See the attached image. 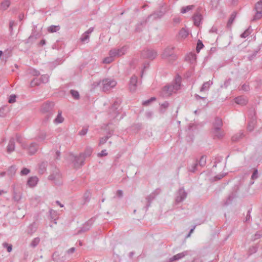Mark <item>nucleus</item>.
<instances>
[{"instance_id":"51","label":"nucleus","mask_w":262,"mask_h":262,"mask_svg":"<svg viewBox=\"0 0 262 262\" xmlns=\"http://www.w3.org/2000/svg\"><path fill=\"white\" fill-rule=\"evenodd\" d=\"M235 15L234 14H232L228 21V23H227V27H230L231 25V24H232L233 21H234V19H235Z\"/></svg>"},{"instance_id":"42","label":"nucleus","mask_w":262,"mask_h":262,"mask_svg":"<svg viewBox=\"0 0 262 262\" xmlns=\"http://www.w3.org/2000/svg\"><path fill=\"white\" fill-rule=\"evenodd\" d=\"M40 242V238L39 237L34 238L30 243V246L35 248L36 247Z\"/></svg>"},{"instance_id":"31","label":"nucleus","mask_w":262,"mask_h":262,"mask_svg":"<svg viewBox=\"0 0 262 262\" xmlns=\"http://www.w3.org/2000/svg\"><path fill=\"white\" fill-rule=\"evenodd\" d=\"M235 198V195L233 193L230 194L227 200L224 202V206H227L230 204L233 200Z\"/></svg>"},{"instance_id":"6","label":"nucleus","mask_w":262,"mask_h":262,"mask_svg":"<svg viewBox=\"0 0 262 262\" xmlns=\"http://www.w3.org/2000/svg\"><path fill=\"white\" fill-rule=\"evenodd\" d=\"M128 49L127 46H124L119 48H114L109 52V55H112L114 58L121 56L124 55Z\"/></svg>"},{"instance_id":"13","label":"nucleus","mask_w":262,"mask_h":262,"mask_svg":"<svg viewBox=\"0 0 262 262\" xmlns=\"http://www.w3.org/2000/svg\"><path fill=\"white\" fill-rule=\"evenodd\" d=\"M49 76L47 74L42 75L40 78V80L39 81L36 78H34L33 80H32L31 82V85H38L41 83H46L49 81Z\"/></svg>"},{"instance_id":"55","label":"nucleus","mask_w":262,"mask_h":262,"mask_svg":"<svg viewBox=\"0 0 262 262\" xmlns=\"http://www.w3.org/2000/svg\"><path fill=\"white\" fill-rule=\"evenodd\" d=\"M91 193L90 191H86L84 194V199L85 202L89 201L90 199Z\"/></svg>"},{"instance_id":"12","label":"nucleus","mask_w":262,"mask_h":262,"mask_svg":"<svg viewBox=\"0 0 262 262\" xmlns=\"http://www.w3.org/2000/svg\"><path fill=\"white\" fill-rule=\"evenodd\" d=\"M187 193L183 188L179 189L176 198V202L178 203L183 202L187 197Z\"/></svg>"},{"instance_id":"5","label":"nucleus","mask_w":262,"mask_h":262,"mask_svg":"<svg viewBox=\"0 0 262 262\" xmlns=\"http://www.w3.org/2000/svg\"><path fill=\"white\" fill-rule=\"evenodd\" d=\"M102 90L106 92L114 88L117 84V82L113 79L105 78L101 81Z\"/></svg>"},{"instance_id":"19","label":"nucleus","mask_w":262,"mask_h":262,"mask_svg":"<svg viewBox=\"0 0 262 262\" xmlns=\"http://www.w3.org/2000/svg\"><path fill=\"white\" fill-rule=\"evenodd\" d=\"M47 137V133L43 130L39 132L36 139L39 142H44Z\"/></svg>"},{"instance_id":"2","label":"nucleus","mask_w":262,"mask_h":262,"mask_svg":"<svg viewBox=\"0 0 262 262\" xmlns=\"http://www.w3.org/2000/svg\"><path fill=\"white\" fill-rule=\"evenodd\" d=\"M93 151V149L90 147H87L84 152L81 153L78 156H75L73 157V163L75 167H79L82 166L85 159L91 156Z\"/></svg>"},{"instance_id":"22","label":"nucleus","mask_w":262,"mask_h":262,"mask_svg":"<svg viewBox=\"0 0 262 262\" xmlns=\"http://www.w3.org/2000/svg\"><path fill=\"white\" fill-rule=\"evenodd\" d=\"M188 30L185 28H182L179 31L178 37L180 39H185L188 36Z\"/></svg>"},{"instance_id":"47","label":"nucleus","mask_w":262,"mask_h":262,"mask_svg":"<svg viewBox=\"0 0 262 262\" xmlns=\"http://www.w3.org/2000/svg\"><path fill=\"white\" fill-rule=\"evenodd\" d=\"M206 161V157L204 156H202L199 161V165L203 167L205 165Z\"/></svg>"},{"instance_id":"34","label":"nucleus","mask_w":262,"mask_h":262,"mask_svg":"<svg viewBox=\"0 0 262 262\" xmlns=\"http://www.w3.org/2000/svg\"><path fill=\"white\" fill-rule=\"evenodd\" d=\"M35 28H36V27L34 26V28L32 29V34L29 37V39L30 40L32 38L36 39L39 37L40 35L38 32H37Z\"/></svg>"},{"instance_id":"21","label":"nucleus","mask_w":262,"mask_h":262,"mask_svg":"<svg viewBox=\"0 0 262 262\" xmlns=\"http://www.w3.org/2000/svg\"><path fill=\"white\" fill-rule=\"evenodd\" d=\"M15 149V141L13 138L10 139L8 146H7V152L11 153Z\"/></svg>"},{"instance_id":"41","label":"nucleus","mask_w":262,"mask_h":262,"mask_svg":"<svg viewBox=\"0 0 262 262\" xmlns=\"http://www.w3.org/2000/svg\"><path fill=\"white\" fill-rule=\"evenodd\" d=\"M70 92L74 99L75 100H78L79 99V94L77 91L71 90Z\"/></svg>"},{"instance_id":"61","label":"nucleus","mask_w":262,"mask_h":262,"mask_svg":"<svg viewBox=\"0 0 262 262\" xmlns=\"http://www.w3.org/2000/svg\"><path fill=\"white\" fill-rule=\"evenodd\" d=\"M153 115V113L151 111H148L145 113V116L148 119H150Z\"/></svg>"},{"instance_id":"3","label":"nucleus","mask_w":262,"mask_h":262,"mask_svg":"<svg viewBox=\"0 0 262 262\" xmlns=\"http://www.w3.org/2000/svg\"><path fill=\"white\" fill-rule=\"evenodd\" d=\"M54 106L53 102H46L42 104L40 107V111L42 113L47 114L45 117L43 122L45 123L49 121L52 117L53 113L52 110Z\"/></svg>"},{"instance_id":"54","label":"nucleus","mask_w":262,"mask_h":262,"mask_svg":"<svg viewBox=\"0 0 262 262\" xmlns=\"http://www.w3.org/2000/svg\"><path fill=\"white\" fill-rule=\"evenodd\" d=\"M198 165V163L196 162L194 163L191 166V168H189V170L191 172H194L196 170V167Z\"/></svg>"},{"instance_id":"60","label":"nucleus","mask_w":262,"mask_h":262,"mask_svg":"<svg viewBox=\"0 0 262 262\" xmlns=\"http://www.w3.org/2000/svg\"><path fill=\"white\" fill-rule=\"evenodd\" d=\"M88 128H84L80 130L79 132V135L81 136H84L86 135V134L88 133Z\"/></svg>"},{"instance_id":"48","label":"nucleus","mask_w":262,"mask_h":262,"mask_svg":"<svg viewBox=\"0 0 262 262\" xmlns=\"http://www.w3.org/2000/svg\"><path fill=\"white\" fill-rule=\"evenodd\" d=\"M109 138L110 136L108 135H106L105 137L101 138L99 141V145H101L105 143Z\"/></svg>"},{"instance_id":"53","label":"nucleus","mask_w":262,"mask_h":262,"mask_svg":"<svg viewBox=\"0 0 262 262\" xmlns=\"http://www.w3.org/2000/svg\"><path fill=\"white\" fill-rule=\"evenodd\" d=\"M30 170L27 168H24L20 171V175H27L30 172Z\"/></svg>"},{"instance_id":"29","label":"nucleus","mask_w":262,"mask_h":262,"mask_svg":"<svg viewBox=\"0 0 262 262\" xmlns=\"http://www.w3.org/2000/svg\"><path fill=\"white\" fill-rule=\"evenodd\" d=\"M92 225V221H89L86 222L83 226L81 228L80 230L79 231V232H85L86 231L89 230L90 229V227Z\"/></svg>"},{"instance_id":"18","label":"nucleus","mask_w":262,"mask_h":262,"mask_svg":"<svg viewBox=\"0 0 262 262\" xmlns=\"http://www.w3.org/2000/svg\"><path fill=\"white\" fill-rule=\"evenodd\" d=\"M212 133L214 137L217 139L222 138L224 135V132L220 128H213Z\"/></svg>"},{"instance_id":"44","label":"nucleus","mask_w":262,"mask_h":262,"mask_svg":"<svg viewBox=\"0 0 262 262\" xmlns=\"http://www.w3.org/2000/svg\"><path fill=\"white\" fill-rule=\"evenodd\" d=\"M114 59V57L112 56L111 55H109L108 57H105L103 60V62L104 63H110L112 62Z\"/></svg>"},{"instance_id":"30","label":"nucleus","mask_w":262,"mask_h":262,"mask_svg":"<svg viewBox=\"0 0 262 262\" xmlns=\"http://www.w3.org/2000/svg\"><path fill=\"white\" fill-rule=\"evenodd\" d=\"M60 178V174L59 172L56 171L55 172L51 174L48 178L50 180L55 181Z\"/></svg>"},{"instance_id":"37","label":"nucleus","mask_w":262,"mask_h":262,"mask_svg":"<svg viewBox=\"0 0 262 262\" xmlns=\"http://www.w3.org/2000/svg\"><path fill=\"white\" fill-rule=\"evenodd\" d=\"M47 166V162H42L39 164V172L40 173H43L46 170V167Z\"/></svg>"},{"instance_id":"39","label":"nucleus","mask_w":262,"mask_h":262,"mask_svg":"<svg viewBox=\"0 0 262 262\" xmlns=\"http://www.w3.org/2000/svg\"><path fill=\"white\" fill-rule=\"evenodd\" d=\"M194 8L193 5H189L185 7H183L181 8V12L182 13H186L189 11L191 10Z\"/></svg>"},{"instance_id":"11","label":"nucleus","mask_w":262,"mask_h":262,"mask_svg":"<svg viewBox=\"0 0 262 262\" xmlns=\"http://www.w3.org/2000/svg\"><path fill=\"white\" fill-rule=\"evenodd\" d=\"M256 13L253 16L252 20H256L262 17V0H259L255 6Z\"/></svg>"},{"instance_id":"14","label":"nucleus","mask_w":262,"mask_h":262,"mask_svg":"<svg viewBox=\"0 0 262 262\" xmlns=\"http://www.w3.org/2000/svg\"><path fill=\"white\" fill-rule=\"evenodd\" d=\"M160 189H157L153 192L150 194L147 198L146 200L148 202L147 206L145 207V210L146 211L150 206V202L156 197V195H158L160 193Z\"/></svg>"},{"instance_id":"63","label":"nucleus","mask_w":262,"mask_h":262,"mask_svg":"<svg viewBox=\"0 0 262 262\" xmlns=\"http://www.w3.org/2000/svg\"><path fill=\"white\" fill-rule=\"evenodd\" d=\"M168 106H169V103L167 101H165L161 104V107L164 109L167 108L168 107Z\"/></svg>"},{"instance_id":"8","label":"nucleus","mask_w":262,"mask_h":262,"mask_svg":"<svg viewBox=\"0 0 262 262\" xmlns=\"http://www.w3.org/2000/svg\"><path fill=\"white\" fill-rule=\"evenodd\" d=\"M173 49L174 48L171 47L166 48L164 50L162 54V58L168 59L169 61L171 60H175L176 58V56L173 53Z\"/></svg>"},{"instance_id":"1","label":"nucleus","mask_w":262,"mask_h":262,"mask_svg":"<svg viewBox=\"0 0 262 262\" xmlns=\"http://www.w3.org/2000/svg\"><path fill=\"white\" fill-rule=\"evenodd\" d=\"M181 77L177 76L172 84L165 86L162 89V93L164 96H169L173 93L176 92L181 88Z\"/></svg>"},{"instance_id":"49","label":"nucleus","mask_w":262,"mask_h":262,"mask_svg":"<svg viewBox=\"0 0 262 262\" xmlns=\"http://www.w3.org/2000/svg\"><path fill=\"white\" fill-rule=\"evenodd\" d=\"M203 47L204 45L203 42L200 40H199L197 42V46L196 48V51L198 52H199L203 48Z\"/></svg>"},{"instance_id":"64","label":"nucleus","mask_w":262,"mask_h":262,"mask_svg":"<svg viewBox=\"0 0 262 262\" xmlns=\"http://www.w3.org/2000/svg\"><path fill=\"white\" fill-rule=\"evenodd\" d=\"M117 195L119 198H121L123 196V191L121 190H117Z\"/></svg>"},{"instance_id":"7","label":"nucleus","mask_w":262,"mask_h":262,"mask_svg":"<svg viewBox=\"0 0 262 262\" xmlns=\"http://www.w3.org/2000/svg\"><path fill=\"white\" fill-rule=\"evenodd\" d=\"M22 147L27 150L29 154L32 155L36 152L38 148V145L35 142H32L29 144L22 143Z\"/></svg>"},{"instance_id":"38","label":"nucleus","mask_w":262,"mask_h":262,"mask_svg":"<svg viewBox=\"0 0 262 262\" xmlns=\"http://www.w3.org/2000/svg\"><path fill=\"white\" fill-rule=\"evenodd\" d=\"M243 133L242 132H240L232 136V140L234 142L237 141L240 139H241L243 137Z\"/></svg>"},{"instance_id":"9","label":"nucleus","mask_w":262,"mask_h":262,"mask_svg":"<svg viewBox=\"0 0 262 262\" xmlns=\"http://www.w3.org/2000/svg\"><path fill=\"white\" fill-rule=\"evenodd\" d=\"M141 55L144 58L153 60L157 57V52L154 49H146L142 52Z\"/></svg>"},{"instance_id":"56","label":"nucleus","mask_w":262,"mask_h":262,"mask_svg":"<svg viewBox=\"0 0 262 262\" xmlns=\"http://www.w3.org/2000/svg\"><path fill=\"white\" fill-rule=\"evenodd\" d=\"M107 152L106 149L102 150L100 152L98 153L97 156L98 157H102L107 155Z\"/></svg>"},{"instance_id":"23","label":"nucleus","mask_w":262,"mask_h":262,"mask_svg":"<svg viewBox=\"0 0 262 262\" xmlns=\"http://www.w3.org/2000/svg\"><path fill=\"white\" fill-rule=\"evenodd\" d=\"M202 16L201 14L196 13L195 14L193 17L194 24L196 26H199L201 24Z\"/></svg>"},{"instance_id":"33","label":"nucleus","mask_w":262,"mask_h":262,"mask_svg":"<svg viewBox=\"0 0 262 262\" xmlns=\"http://www.w3.org/2000/svg\"><path fill=\"white\" fill-rule=\"evenodd\" d=\"M60 29V26L59 25H52L48 27V31L50 33H54L59 31Z\"/></svg>"},{"instance_id":"40","label":"nucleus","mask_w":262,"mask_h":262,"mask_svg":"<svg viewBox=\"0 0 262 262\" xmlns=\"http://www.w3.org/2000/svg\"><path fill=\"white\" fill-rule=\"evenodd\" d=\"M90 35L84 32L80 37V41L82 42H88L89 41Z\"/></svg>"},{"instance_id":"17","label":"nucleus","mask_w":262,"mask_h":262,"mask_svg":"<svg viewBox=\"0 0 262 262\" xmlns=\"http://www.w3.org/2000/svg\"><path fill=\"white\" fill-rule=\"evenodd\" d=\"M38 179L37 177H31L27 181V185L31 188L34 187L37 184Z\"/></svg>"},{"instance_id":"46","label":"nucleus","mask_w":262,"mask_h":262,"mask_svg":"<svg viewBox=\"0 0 262 262\" xmlns=\"http://www.w3.org/2000/svg\"><path fill=\"white\" fill-rule=\"evenodd\" d=\"M3 246L4 248H6L7 249V250L8 252H10L12 251V246L11 244H8L7 243H4L3 244Z\"/></svg>"},{"instance_id":"62","label":"nucleus","mask_w":262,"mask_h":262,"mask_svg":"<svg viewBox=\"0 0 262 262\" xmlns=\"http://www.w3.org/2000/svg\"><path fill=\"white\" fill-rule=\"evenodd\" d=\"M210 32L211 33H217V29L216 26H213L210 30Z\"/></svg>"},{"instance_id":"20","label":"nucleus","mask_w":262,"mask_h":262,"mask_svg":"<svg viewBox=\"0 0 262 262\" xmlns=\"http://www.w3.org/2000/svg\"><path fill=\"white\" fill-rule=\"evenodd\" d=\"M235 102L237 104L245 105L247 104L248 101L246 97L244 96H239L235 98Z\"/></svg>"},{"instance_id":"35","label":"nucleus","mask_w":262,"mask_h":262,"mask_svg":"<svg viewBox=\"0 0 262 262\" xmlns=\"http://www.w3.org/2000/svg\"><path fill=\"white\" fill-rule=\"evenodd\" d=\"M16 171V166L15 165H12L9 168V169L7 171V174L9 176L12 177L15 174Z\"/></svg>"},{"instance_id":"10","label":"nucleus","mask_w":262,"mask_h":262,"mask_svg":"<svg viewBox=\"0 0 262 262\" xmlns=\"http://www.w3.org/2000/svg\"><path fill=\"white\" fill-rule=\"evenodd\" d=\"M140 84V82L138 80V77L136 75H133L129 80V89L130 92H135L138 86Z\"/></svg>"},{"instance_id":"32","label":"nucleus","mask_w":262,"mask_h":262,"mask_svg":"<svg viewBox=\"0 0 262 262\" xmlns=\"http://www.w3.org/2000/svg\"><path fill=\"white\" fill-rule=\"evenodd\" d=\"M10 5V2L9 0H4L1 4V8L3 10H6Z\"/></svg>"},{"instance_id":"59","label":"nucleus","mask_w":262,"mask_h":262,"mask_svg":"<svg viewBox=\"0 0 262 262\" xmlns=\"http://www.w3.org/2000/svg\"><path fill=\"white\" fill-rule=\"evenodd\" d=\"M257 250V248L255 246H253L249 248V253L250 254L255 253Z\"/></svg>"},{"instance_id":"15","label":"nucleus","mask_w":262,"mask_h":262,"mask_svg":"<svg viewBox=\"0 0 262 262\" xmlns=\"http://www.w3.org/2000/svg\"><path fill=\"white\" fill-rule=\"evenodd\" d=\"M188 254V252L187 251L182 252L181 253H179L170 257L168 260V262H173L174 261L180 260L184 258L185 256L187 255Z\"/></svg>"},{"instance_id":"50","label":"nucleus","mask_w":262,"mask_h":262,"mask_svg":"<svg viewBox=\"0 0 262 262\" xmlns=\"http://www.w3.org/2000/svg\"><path fill=\"white\" fill-rule=\"evenodd\" d=\"M258 178V170L254 169L251 176V179L254 181Z\"/></svg>"},{"instance_id":"43","label":"nucleus","mask_w":262,"mask_h":262,"mask_svg":"<svg viewBox=\"0 0 262 262\" xmlns=\"http://www.w3.org/2000/svg\"><path fill=\"white\" fill-rule=\"evenodd\" d=\"M255 123V120L254 119H252V120L251 121H250L248 124V126H247L248 130H249V131H252L254 129Z\"/></svg>"},{"instance_id":"52","label":"nucleus","mask_w":262,"mask_h":262,"mask_svg":"<svg viewBox=\"0 0 262 262\" xmlns=\"http://www.w3.org/2000/svg\"><path fill=\"white\" fill-rule=\"evenodd\" d=\"M156 100V98L155 97H151V98H150L148 100H145V101H144L143 102H142V104L143 105H148L150 102L154 101Z\"/></svg>"},{"instance_id":"45","label":"nucleus","mask_w":262,"mask_h":262,"mask_svg":"<svg viewBox=\"0 0 262 262\" xmlns=\"http://www.w3.org/2000/svg\"><path fill=\"white\" fill-rule=\"evenodd\" d=\"M251 33V31L250 28H248L241 35V37L243 38H246Z\"/></svg>"},{"instance_id":"25","label":"nucleus","mask_w":262,"mask_h":262,"mask_svg":"<svg viewBox=\"0 0 262 262\" xmlns=\"http://www.w3.org/2000/svg\"><path fill=\"white\" fill-rule=\"evenodd\" d=\"M213 84L212 81L209 80L207 82L204 83L201 88L200 89L201 92H204L205 91H208L209 89L210 86Z\"/></svg>"},{"instance_id":"28","label":"nucleus","mask_w":262,"mask_h":262,"mask_svg":"<svg viewBox=\"0 0 262 262\" xmlns=\"http://www.w3.org/2000/svg\"><path fill=\"white\" fill-rule=\"evenodd\" d=\"M222 125L223 123L222 119L219 118H216L213 124V128H217L221 129Z\"/></svg>"},{"instance_id":"16","label":"nucleus","mask_w":262,"mask_h":262,"mask_svg":"<svg viewBox=\"0 0 262 262\" xmlns=\"http://www.w3.org/2000/svg\"><path fill=\"white\" fill-rule=\"evenodd\" d=\"M119 103L117 101H116L113 104L111 110H112L113 113H111V117L112 118H116L119 114V111L117 110L118 107L119 106Z\"/></svg>"},{"instance_id":"4","label":"nucleus","mask_w":262,"mask_h":262,"mask_svg":"<svg viewBox=\"0 0 262 262\" xmlns=\"http://www.w3.org/2000/svg\"><path fill=\"white\" fill-rule=\"evenodd\" d=\"M168 9V6L165 3L161 4L160 10L150 15L148 17V19L149 20L151 17H153L154 19L161 18L165 15Z\"/></svg>"},{"instance_id":"57","label":"nucleus","mask_w":262,"mask_h":262,"mask_svg":"<svg viewBox=\"0 0 262 262\" xmlns=\"http://www.w3.org/2000/svg\"><path fill=\"white\" fill-rule=\"evenodd\" d=\"M16 101V96L15 95H12L10 96L9 99V102L10 103H13Z\"/></svg>"},{"instance_id":"36","label":"nucleus","mask_w":262,"mask_h":262,"mask_svg":"<svg viewBox=\"0 0 262 262\" xmlns=\"http://www.w3.org/2000/svg\"><path fill=\"white\" fill-rule=\"evenodd\" d=\"M196 59L195 55L193 53H189L186 57V60L189 61L191 63H193Z\"/></svg>"},{"instance_id":"24","label":"nucleus","mask_w":262,"mask_h":262,"mask_svg":"<svg viewBox=\"0 0 262 262\" xmlns=\"http://www.w3.org/2000/svg\"><path fill=\"white\" fill-rule=\"evenodd\" d=\"M63 120L64 118L62 116V112L59 111H58L57 116L54 120V123L56 124L61 123L63 122Z\"/></svg>"},{"instance_id":"27","label":"nucleus","mask_w":262,"mask_h":262,"mask_svg":"<svg viewBox=\"0 0 262 262\" xmlns=\"http://www.w3.org/2000/svg\"><path fill=\"white\" fill-rule=\"evenodd\" d=\"M36 224L35 222H33L28 227V233L31 235L36 231Z\"/></svg>"},{"instance_id":"58","label":"nucleus","mask_w":262,"mask_h":262,"mask_svg":"<svg viewBox=\"0 0 262 262\" xmlns=\"http://www.w3.org/2000/svg\"><path fill=\"white\" fill-rule=\"evenodd\" d=\"M257 54V51H254L252 54L250 55L248 57V59L249 60H253L255 57V56H256Z\"/></svg>"},{"instance_id":"26","label":"nucleus","mask_w":262,"mask_h":262,"mask_svg":"<svg viewBox=\"0 0 262 262\" xmlns=\"http://www.w3.org/2000/svg\"><path fill=\"white\" fill-rule=\"evenodd\" d=\"M22 198V194L21 192H17L16 191H14L13 192V199L17 202H19Z\"/></svg>"}]
</instances>
